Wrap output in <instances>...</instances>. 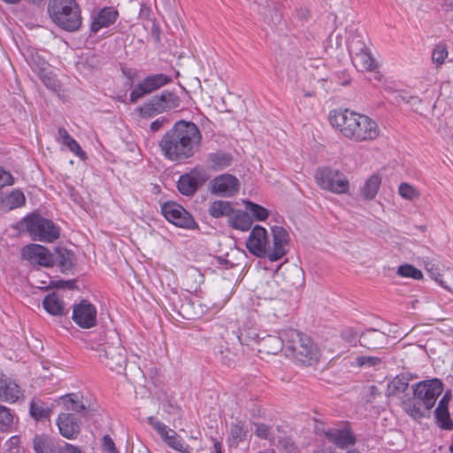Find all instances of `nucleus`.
Segmentation results:
<instances>
[{"label":"nucleus","instance_id":"1","mask_svg":"<svg viewBox=\"0 0 453 453\" xmlns=\"http://www.w3.org/2000/svg\"><path fill=\"white\" fill-rule=\"evenodd\" d=\"M201 142L202 134L195 123L179 120L165 133L158 146L166 159L180 164L196 155Z\"/></svg>","mask_w":453,"mask_h":453},{"label":"nucleus","instance_id":"5","mask_svg":"<svg viewBox=\"0 0 453 453\" xmlns=\"http://www.w3.org/2000/svg\"><path fill=\"white\" fill-rule=\"evenodd\" d=\"M111 342L104 343L88 340L87 347L97 352L98 361L109 370L117 373H122L127 365V354L117 335L110 337Z\"/></svg>","mask_w":453,"mask_h":453},{"label":"nucleus","instance_id":"44","mask_svg":"<svg viewBox=\"0 0 453 453\" xmlns=\"http://www.w3.org/2000/svg\"><path fill=\"white\" fill-rule=\"evenodd\" d=\"M423 404L420 401L409 402L405 403V411L413 418L418 419L424 417Z\"/></svg>","mask_w":453,"mask_h":453},{"label":"nucleus","instance_id":"47","mask_svg":"<svg viewBox=\"0 0 453 453\" xmlns=\"http://www.w3.org/2000/svg\"><path fill=\"white\" fill-rule=\"evenodd\" d=\"M231 438L235 443L242 441L247 435V430L242 422L233 424L231 426Z\"/></svg>","mask_w":453,"mask_h":453},{"label":"nucleus","instance_id":"60","mask_svg":"<svg viewBox=\"0 0 453 453\" xmlns=\"http://www.w3.org/2000/svg\"><path fill=\"white\" fill-rule=\"evenodd\" d=\"M8 453H25V449L21 447L12 448Z\"/></svg>","mask_w":453,"mask_h":453},{"label":"nucleus","instance_id":"52","mask_svg":"<svg viewBox=\"0 0 453 453\" xmlns=\"http://www.w3.org/2000/svg\"><path fill=\"white\" fill-rule=\"evenodd\" d=\"M57 453H82V451L78 447L65 442L58 448Z\"/></svg>","mask_w":453,"mask_h":453},{"label":"nucleus","instance_id":"22","mask_svg":"<svg viewBox=\"0 0 453 453\" xmlns=\"http://www.w3.org/2000/svg\"><path fill=\"white\" fill-rule=\"evenodd\" d=\"M325 434L331 442L342 449L356 443V437L349 428H333L326 431Z\"/></svg>","mask_w":453,"mask_h":453},{"label":"nucleus","instance_id":"53","mask_svg":"<svg viewBox=\"0 0 453 453\" xmlns=\"http://www.w3.org/2000/svg\"><path fill=\"white\" fill-rule=\"evenodd\" d=\"M296 16L301 20H307L311 17V11L307 7L296 8Z\"/></svg>","mask_w":453,"mask_h":453},{"label":"nucleus","instance_id":"58","mask_svg":"<svg viewBox=\"0 0 453 453\" xmlns=\"http://www.w3.org/2000/svg\"><path fill=\"white\" fill-rule=\"evenodd\" d=\"M450 399H451V393L449 391H448L444 394L443 397L440 400L438 405L449 408V403Z\"/></svg>","mask_w":453,"mask_h":453},{"label":"nucleus","instance_id":"16","mask_svg":"<svg viewBox=\"0 0 453 453\" xmlns=\"http://www.w3.org/2000/svg\"><path fill=\"white\" fill-rule=\"evenodd\" d=\"M73 320L82 328H91L96 325V310L87 300L73 306Z\"/></svg>","mask_w":453,"mask_h":453},{"label":"nucleus","instance_id":"62","mask_svg":"<svg viewBox=\"0 0 453 453\" xmlns=\"http://www.w3.org/2000/svg\"><path fill=\"white\" fill-rule=\"evenodd\" d=\"M214 450H215V453H222L220 442H219V441L214 442Z\"/></svg>","mask_w":453,"mask_h":453},{"label":"nucleus","instance_id":"51","mask_svg":"<svg viewBox=\"0 0 453 453\" xmlns=\"http://www.w3.org/2000/svg\"><path fill=\"white\" fill-rule=\"evenodd\" d=\"M280 442L286 453H300L296 445L290 439H284Z\"/></svg>","mask_w":453,"mask_h":453},{"label":"nucleus","instance_id":"55","mask_svg":"<svg viewBox=\"0 0 453 453\" xmlns=\"http://www.w3.org/2000/svg\"><path fill=\"white\" fill-rule=\"evenodd\" d=\"M395 102L397 104H400L401 102H403L405 104H411V101H415V102H418V103H420L421 100L418 99L417 96H404L403 94H397L395 96Z\"/></svg>","mask_w":453,"mask_h":453},{"label":"nucleus","instance_id":"33","mask_svg":"<svg viewBox=\"0 0 453 453\" xmlns=\"http://www.w3.org/2000/svg\"><path fill=\"white\" fill-rule=\"evenodd\" d=\"M17 419L15 412L12 410L0 404V433L11 431Z\"/></svg>","mask_w":453,"mask_h":453},{"label":"nucleus","instance_id":"56","mask_svg":"<svg viewBox=\"0 0 453 453\" xmlns=\"http://www.w3.org/2000/svg\"><path fill=\"white\" fill-rule=\"evenodd\" d=\"M103 443L105 450H111L115 449V444L112 439L109 435H104L103 438Z\"/></svg>","mask_w":453,"mask_h":453},{"label":"nucleus","instance_id":"35","mask_svg":"<svg viewBox=\"0 0 453 453\" xmlns=\"http://www.w3.org/2000/svg\"><path fill=\"white\" fill-rule=\"evenodd\" d=\"M35 453H56L52 440L46 435H36L33 440Z\"/></svg>","mask_w":453,"mask_h":453},{"label":"nucleus","instance_id":"4","mask_svg":"<svg viewBox=\"0 0 453 453\" xmlns=\"http://www.w3.org/2000/svg\"><path fill=\"white\" fill-rule=\"evenodd\" d=\"M286 355L303 365H313L320 357V351L311 339L292 328L285 330Z\"/></svg>","mask_w":453,"mask_h":453},{"label":"nucleus","instance_id":"10","mask_svg":"<svg viewBox=\"0 0 453 453\" xmlns=\"http://www.w3.org/2000/svg\"><path fill=\"white\" fill-rule=\"evenodd\" d=\"M442 391L443 384L437 379L418 382L413 388L414 398L422 403L426 411L434 407Z\"/></svg>","mask_w":453,"mask_h":453},{"label":"nucleus","instance_id":"63","mask_svg":"<svg viewBox=\"0 0 453 453\" xmlns=\"http://www.w3.org/2000/svg\"><path fill=\"white\" fill-rule=\"evenodd\" d=\"M3 2L9 4H16L20 2V0H2Z\"/></svg>","mask_w":453,"mask_h":453},{"label":"nucleus","instance_id":"54","mask_svg":"<svg viewBox=\"0 0 453 453\" xmlns=\"http://www.w3.org/2000/svg\"><path fill=\"white\" fill-rule=\"evenodd\" d=\"M167 123H168V119L165 117L157 119L154 120L153 122H151L150 130L152 132H157Z\"/></svg>","mask_w":453,"mask_h":453},{"label":"nucleus","instance_id":"9","mask_svg":"<svg viewBox=\"0 0 453 453\" xmlns=\"http://www.w3.org/2000/svg\"><path fill=\"white\" fill-rule=\"evenodd\" d=\"M27 231L35 239L41 242H52L59 237V230L54 223L39 215L26 218Z\"/></svg>","mask_w":453,"mask_h":453},{"label":"nucleus","instance_id":"61","mask_svg":"<svg viewBox=\"0 0 453 453\" xmlns=\"http://www.w3.org/2000/svg\"><path fill=\"white\" fill-rule=\"evenodd\" d=\"M427 271L429 272L431 277L434 280V276L437 275V273H440L436 268H434V265H432L431 268H427Z\"/></svg>","mask_w":453,"mask_h":453},{"label":"nucleus","instance_id":"31","mask_svg":"<svg viewBox=\"0 0 453 453\" xmlns=\"http://www.w3.org/2000/svg\"><path fill=\"white\" fill-rule=\"evenodd\" d=\"M207 163L211 169L221 171L231 165L232 157L228 153L218 151L209 154Z\"/></svg>","mask_w":453,"mask_h":453},{"label":"nucleus","instance_id":"19","mask_svg":"<svg viewBox=\"0 0 453 453\" xmlns=\"http://www.w3.org/2000/svg\"><path fill=\"white\" fill-rule=\"evenodd\" d=\"M262 337L258 343L257 350L261 354L276 355L283 348L285 349V330L280 332V336L265 334L262 333Z\"/></svg>","mask_w":453,"mask_h":453},{"label":"nucleus","instance_id":"40","mask_svg":"<svg viewBox=\"0 0 453 453\" xmlns=\"http://www.w3.org/2000/svg\"><path fill=\"white\" fill-rule=\"evenodd\" d=\"M435 418L442 429H451L453 425L450 420L449 408L438 405L434 411Z\"/></svg>","mask_w":453,"mask_h":453},{"label":"nucleus","instance_id":"25","mask_svg":"<svg viewBox=\"0 0 453 453\" xmlns=\"http://www.w3.org/2000/svg\"><path fill=\"white\" fill-rule=\"evenodd\" d=\"M42 306L53 316H62L66 313L64 301L55 293L49 294L44 297Z\"/></svg>","mask_w":453,"mask_h":453},{"label":"nucleus","instance_id":"2","mask_svg":"<svg viewBox=\"0 0 453 453\" xmlns=\"http://www.w3.org/2000/svg\"><path fill=\"white\" fill-rule=\"evenodd\" d=\"M329 122L344 138L354 142H372L380 134L374 119L349 109L332 111Z\"/></svg>","mask_w":453,"mask_h":453},{"label":"nucleus","instance_id":"20","mask_svg":"<svg viewBox=\"0 0 453 453\" xmlns=\"http://www.w3.org/2000/svg\"><path fill=\"white\" fill-rule=\"evenodd\" d=\"M23 395L19 386L15 380L4 374H0V400L15 403Z\"/></svg>","mask_w":453,"mask_h":453},{"label":"nucleus","instance_id":"15","mask_svg":"<svg viewBox=\"0 0 453 453\" xmlns=\"http://www.w3.org/2000/svg\"><path fill=\"white\" fill-rule=\"evenodd\" d=\"M22 257L31 265H38L44 267H50L54 265L53 254L39 244H29L23 248Z\"/></svg>","mask_w":453,"mask_h":453},{"label":"nucleus","instance_id":"26","mask_svg":"<svg viewBox=\"0 0 453 453\" xmlns=\"http://www.w3.org/2000/svg\"><path fill=\"white\" fill-rule=\"evenodd\" d=\"M228 223L231 227L244 232L251 227L253 220L247 211L238 210L231 214Z\"/></svg>","mask_w":453,"mask_h":453},{"label":"nucleus","instance_id":"50","mask_svg":"<svg viewBox=\"0 0 453 453\" xmlns=\"http://www.w3.org/2000/svg\"><path fill=\"white\" fill-rule=\"evenodd\" d=\"M218 354L219 356L220 360L227 365H230L232 363L234 362V353H233L227 348H226L225 349H220Z\"/></svg>","mask_w":453,"mask_h":453},{"label":"nucleus","instance_id":"3","mask_svg":"<svg viewBox=\"0 0 453 453\" xmlns=\"http://www.w3.org/2000/svg\"><path fill=\"white\" fill-rule=\"evenodd\" d=\"M273 245L266 229L256 225L246 240V248L257 257H267L270 261H278L286 254V245L289 234L282 226H274L271 228Z\"/></svg>","mask_w":453,"mask_h":453},{"label":"nucleus","instance_id":"37","mask_svg":"<svg viewBox=\"0 0 453 453\" xmlns=\"http://www.w3.org/2000/svg\"><path fill=\"white\" fill-rule=\"evenodd\" d=\"M398 195L406 201L415 202L419 199L421 193L415 186L402 182L398 187Z\"/></svg>","mask_w":453,"mask_h":453},{"label":"nucleus","instance_id":"17","mask_svg":"<svg viewBox=\"0 0 453 453\" xmlns=\"http://www.w3.org/2000/svg\"><path fill=\"white\" fill-rule=\"evenodd\" d=\"M149 423L168 446L177 451L188 453V446L184 444L183 441L178 436L174 430L168 428L164 423L157 420L153 417L149 418Z\"/></svg>","mask_w":453,"mask_h":453},{"label":"nucleus","instance_id":"27","mask_svg":"<svg viewBox=\"0 0 453 453\" xmlns=\"http://www.w3.org/2000/svg\"><path fill=\"white\" fill-rule=\"evenodd\" d=\"M381 185V177L379 174L371 175L360 188L364 200L371 201L375 198Z\"/></svg>","mask_w":453,"mask_h":453},{"label":"nucleus","instance_id":"28","mask_svg":"<svg viewBox=\"0 0 453 453\" xmlns=\"http://www.w3.org/2000/svg\"><path fill=\"white\" fill-rule=\"evenodd\" d=\"M262 335L257 328L247 327L240 331L238 340L241 344L250 347L252 349H257Z\"/></svg>","mask_w":453,"mask_h":453},{"label":"nucleus","instance_id":"23","mask_svg":"<svg viewBox=\"0 0 453 453\" xmlns=\"http://www.w3.org/2000/svg\"><path fill=\"white\" fill-rule=\"evenodd\" d=\"M119 16V12L111 7L103 8L94 18L90 29L97 33L101 28L107 27L113 24Z\"/></svg>","mask_w":453,"mask_h":453},{"label":"nucleus","instance_id":"36","mask_svg":"<svg viewBox=\"0 0 453 453\" xmlns=\"http://www.w3.org/2000/svg\"><path fill=\"white\" fill-rule=\"evenodd\" d=\"M243 203L246 211L251 214L252 220L265 221L268 219L270 213L265 207L248 200L243 201Z\"/></svg>","mask_w":453,"mask_h":453},{"label":"nucleus","instance_id":"6","mask_svg":"<svg viewBox=\"0 0 453 453\" xmlns=\"http://www.w3.org/2000/svg\"><path fill=\"white\" fill-rule=\"evenodd\" d=\"M48 12L52 22L61 29L77 31L82 22L76 0H50Z\"/></svg>","mask_w":453,"mask_h":453},{"label":"nucleus","instance_id":"34","mask_svg":"<svg viewBox=\"0 0 453 453\" xmlns=\"http://www.w3.org/2000/svg\"><path fill=\"white\" fill-rule=\"evenodd\" d=\"M410 378L406 374L395 376L388 385L387 395H395L405 391L408 388Z\"/></svg>","mask_w":453,"mask_h":453},{"label":"nucleus","instance_id":"30","mask_svg":"<svg viewBox=\"0 0 453 453\" xmlns=\"http://www.w3.org/2000/svg\"><path fill=\"white\" fill-rule=\"evenodd\" d=\"M58 140L65 144L72 152L81 159H86V153L82 150L79 143L72 138L65 128L59 127L58 130Z\"/></svg>","mask_w":453,"mask_h":453},{"label":"nucleus","instance_id":"7","mask_svg":"<svg viewBox=\"0 0 453 453\" xmlns=\"http://www.w3.org/2000/svg\"><path fill=\"white\" fill-rule=\"evenodd\" d=\"M180 104L179 96L172 91L165 90L160 95L154 96L137 108L140 116L151 119L157 115L169 112L177 109Z\"/></svg>","mask_w":453,"mask_h":453},{"label":"nucleus","instance_id":"13","mask_svg":"<svg viewBox=\"0 0 453 453\" xmlns=\"http://www.w3.org/2000/svg\"><path fill=\"white\" fill-rule=\"evenodd\" d=\"M172 82V78L163 73L151 74L139 82L130 93V101L135 103L146 95Z\"/></svg>","mask_w":453,"mask_h":453},{"label":"nucleus","instance_id":"45","mask_svg":"<svg viewBox=\"0 0 453 453\" xmlns=\"http://www.w3.org/2000/svg\"><path fill=\"white\" fill-rule=\"evenodd\" d=\"M355 360L359 367H377L381 364V358L374 356H358Z\"/></svg>","mask_w":453,"mask_h":453},{"label":"nucleus","instance_id":"29","mask_svg":"<svg viewBox=\"0 0 453 453\" xmlns=\"http://www.w3.org/2000/svg\"><path fill=\"white\" fill-rule=\"evenodd\" d=\"M53 257L54 264L56 263L63 273L71 270L74 265L73 254L65 248L56 249Z\"/></svg>","mask_w":453,"mask_h":453},{"label":"nucleus","instance_id":"59","mask_svg":"<svg viewBox=\"0 0 453 453\" xmlns=\"http://www.w3.org/2000/svg\"><path fill=\"white\" fill-rule=\"evenodd\" d=\"M55 286L57 288H71L73 286V283L71 281L58 280L55 283Z\"/></svg>","mask_w":453,"mask_h":453},{"label":"nucleus","instance_id":"11","mask_svg":"<svg viewBox=\"0 0 453 453\" xmlns=\"http://www.w3.org/2000/svg\"><path fill=\"white\" fill-rule=\"evenodd\" d=\"M209 179L210 174L207 170L201 165H196L188 173L180 177L177 185L178 190L184 196H193L197 188L203 186Z\"/></svg>","mask_w":453,"mask_h":453},{"label":"nucleus","instance_id":"42","mask_svg":"<svg viewBox=\"0 0 453 453\" xmlns=\"http://www.w3.org/2000/svg\"><path fill=\"white\" fill-rule=\"evenodd\" d=\"M448 55L447 46L445 44H437L432 51V61L439 67L445 62Z\"/></svg>","mask_w":453,"mask_h":453},{"label":"nucleus","instance_id":"12","mask_svg":"<svg viewBox=\"0 0 453 453\" xmlns=\"http://www.w3.org/2000/svg\"><path fill=\"white\" fill-rule=\"evenodd\" d=\"M161 211L165 218L169 222L179 227L194 229L197 226L191 214L182 206L174 202H167L164 203Z\"/></svg>","mask_w":453,"mask_h":453},{"label":"nucleus","instance_id":"43","mask_svg":"<svg viewBox=\"0 0 453 453\" xmlns=\"http://www.w3.org/2000/svg\"><path fill=\"white\" fill-rule=\"evenodd\" d=\"M5 202L10 209H14L24 205L26 198L21 191L13 190L6 196Z\"/></svg>","mask_w":453,"mask_h":453},{"label":"nucleus","instance_id":"18","mask_svg":"<svg viewBox=\"0 0 453 453\" xmlns=\"http://www.w3.org/2000/svg\"><path fill=\"white\" fill-rule=\"evenodd\" d=\"M349 49L352 54V62L357 70L372 71L375 68V60L363 42H361L359 48H357L354 45V41H352L349 44Z\"/></svg>","mask_w":453,"mask_h":453},{"label":"nucleus","instance_id":"41","mask_svg":"<svg viewBox=\"0 0 453 453\" xmlns=\"http://www.w3.org/2000/svg\"><path fill=\"white\" fill-rule=\"evenodd\" d=\"M397 274L401 277L414 280H420L423 277V273L420 270L409 264L400 265L397 269Z\"/></svg>","mask_w":453,"mask_h":453},{"label":"nucleus","instance_id":"24","mask_svg":"<svg viewBox=\"0 0 453 453\" xmlns=\"http://www.w3.org/2000/svg\"><path fill=\"white\" fill-rule=\"evenodd\" d=\"M386 339L387 336L382 332L371 329L360 335L359 343L369 349H375L380 348L385 343Z\"/></svg>","mask_w":453,"mask_h":453},{"label":"nucleus","instance_id":"14","mask_svg":"<svg viewBox=\"0 0 453 453\" xmlns=\"http://www.w3.org/2000/svg\"><path fill=\"white\" fill-rule=\"evenodd\" d=\"M240 188L238 179L229 173L220 174L212 179L209 183V190L211 194L232 197L235 196Z\"/></svg>","mask_w":453,"mask_h":453},{"label":"nucleus","instance_id":"21","mask_svg":"<svg viewBox=\"0 0 453 453\" xmlns=\"http://www.w3.org/2000/svg\"><path fill=\"white\" fill-rule=\"evenodd\" d=\"M57 425L60 434L69 440L74 439L80 434L81 426L76 418L70 413L58 415Z\"/></svg>","mask_w":453,"mask_h":453},{"label":"nucleus","instance_id":"48","mask_svg":"<svg viewBox=\"0 0 453 453\" xmlns=\"http://www.w3.org/2000/svg\"><path fill=\"white\" fill-rule=\"evenodd\" d=\"M254 426V433L257 437L265 440H272L271 431L268 426L261 423H255Z\"/></svg>","mask_w":453,"mask_h":453},{"label":"nucleus","instance_id":"64","mask_svg":"<svg viewBox=\"0 0 453 453\" xmlns=\"http://www.w3.org/2000/svg\"><path fill=\"white\" fill-rule=\"evenodd\" d=\"M347 453H360V452L357 449H354L349 450Z\"/></svg>","mask_w":453,"mask_h":453},{"label":"nucleus","instance_id":"49","mask_svg":"<svg viewBox=\"0 0 453 453\" xmlns=\"http://www.w3.org/2000/svg\"><path fill=\"white\" fill-rule=\"evenodd\" d=\"M14 183L13 176L4 168L0 167V189L5 186H11Z\"/></svg>","mask_w":453,"mask_h":453},{"label":"nucleus","instance_id":"8","mask_svg":"<svg viewBox=\"0 0 453 453\" xmlns=\"http://www.w3.org/2000/svg\"><path fill=\"white\" fill-rule=\"evenodd\" d=\"M316 183L322 188L332 193L347 194L349 189L348 178L340 171L329 167L317 169L314 175Z\"/></svg>","mask_w":453,"mask_h":453},{"label":"nucleus","instance_id":"32","mask_svg":"<svg viewBox=\"0 0 453 453\" xmlns=\"http://www.w3.org/2000/svg\"><path fill=\"white\" fill-rule=\"evenodd\" d=\"M209 214L213 218L230 217L234 212L231 202L218 200L212 202L208 209Z\"/></svg>","mask_w":453,"mask_h":453},{"label":"nucleus","instance_id":"39","mask_svg":"<svg viewBox=\"0 0 453 453\" xmlns=\"http://www.w3.org/2000/svg\"><path fill=\"white\" fill-rule=\"evenodd\" d=\"M29 411L35 419L43 420L50 417V409L44 407L40 400H33Z\"/></svg>","mask_w":453,"mask_h":453},{"label":"nucleus","instance_id":"57","mask_svg":"<svg viewBox=\"0 0 453 453\" xmlns=\"http://www.w3.org/2000/svg\"><path fill=\"white\" fill-rule=\"evenodd\" d=\"M20 439L19 436H12L7 441L8 451L12 448L19 447Z\"/></svg>","mask_w":453,"mask_h":453},{"label":"nucleus","instance_id":"46","mask_svg":"<svg viewBox=\"0 0 453 453\" xmlns=\"http://www.w3.org/2000/svg\"><path fill=\"white\" fill-rule=\"evenodd\" d=\"M434 280L445 289L453 292V274L450 271L447 270L442 273H437L434 276Z\"/></svg>","mask_w":453,"mask_h":453},{"label":"nucleus","instance_id":"38","mask_svg":"<svg viewBox=\"0 0 453 453\" xmlns=\"http://www.w3.org/2000/svg\"><path fill=\"white\" fill-rule=\"evenodd\" d=\"M60 401L66 411L80 413L86 409L85 405L79 401V396L76 394H67L62 396Z\"/></svg>","mask_w":453,"mask_h":453}]
</instances>
